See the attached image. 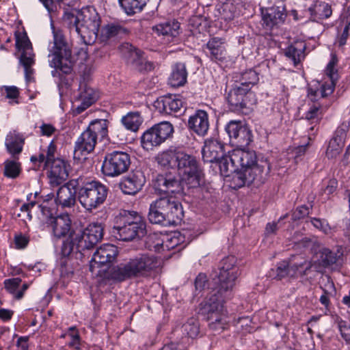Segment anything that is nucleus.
Here are the masks:
<instances>
[{
    "instance_id": "nucleus-1",
    "label": "nucleus",
    "mask_w": 350,
    "mask_h": 350,
    "mask_svg": "<svg viewBox=\"0 0 350 350\" xmlns=\"http://www.w3.org/2000/svg\"><path fill=\"white\" fill-rule=\"evenodd\" d=\"M157 163L164 167L177 169L182 174V180L171 172L160 173L155 177L153 185L159 193L182 194L184 184L188 188H198L204 183V176L196 157L180 150H168L159 154Z\"/></svg>"
},
{
    "instance_id": "nucleus-2",
    "label": "nucleus",
    "mask_w": 350,
    "mask_h": 350,
    "mask_svg": "<svg viewBox=\"0 0 350 350\" xmlns=\"http://www.w3.org/2000/svg\"><path fill=\"white\" fill-rule=\"evenodd\" d=\"M64 21L70 31L76 32L85 44H92L97 37L100 18L92 7L65 12Z\"/></svg>"
},
{
    "instance_id": "nucleus-3",
    "label": "nucleus",
    "mask_w": 350,
    "mask_h": 350,
    "mask_svg": "<svg viewBox=\"0 0 350 350\" xmlns=\"http://www.w3.org/2000/svg\"><path fill=\"white\" fill-rule=\"evenodd\" d=\"M157 266V260L153 255L142 254L113 267L110 271L109 276L111 279L118 282L147 277Z\"/></svg>"
},
{
    "instance_id": "nucleus-4",
    "label": "nucleus",
    "mask_w": 350,
    "mask_h": 350,
    "mask_svg": "<svg viewBox=\"0 0 350 350\" xmlns=\"http://www.w3.org/2000/svg\"><path fill=\"white\" fill-rule=\"evenodd\" d=\"M230 297H224L217 290L213 289L206 299L200 304V312L209 322L211 329L220 333L227 324L226 312L224 303Z\"/></svg>"
},
{
    "instance_id": "nucleus-5",
    "label": "nucleus",
    "mask_w": 350,
    "mask_h": 350,
    "mask_svg": "<svg viewBox=\"0 0 350 350\" xmlns=\"http://www.w3.org/2000/svg\"><path fill=\"white\" fill-rule=\"evenodd\" d=\"M53 46L49 48V65L56 70H59L66 75L70 74L75 64L70 47L62 30L53 27Z\"/></svg>"
},
{
    "instance_id": "nucleus-6",
    "label": "nucleus",
    "mask_w": 350,
    "mask_h": 350,
    "mask_svg": "<svg viewBox=\"0 0 350 350\" xmlns=\"http://www.w3.org/2000/svg\"><path fill=\"white\" fill-rule=\"evenodd\" d=\"M103 237V228L101 224L92 223L85 229H76L70 234V241L64 243L62 248L64 255H68L75 247L77 251L93 248Z\"/></svg>"
},
{
    "instance_id": "nucleus-7",
    "label": "nucleus",
    "mask_w": 350,
    "mask_h": 350,
    "mask_svg": "<svg viewBox=\"0 0 350 350\" xmlns=\"http://www.w3.org/2000/svg\"><path fill=\"white\" fill-rule=\"evenodd\" d=\"M120 226H115L113 233L121 241H129L140 239L146 234V222L135 211H124L119 218Z\"/></svg>"
},
{
    "instance_id": "nucleus-8",
    "label": "nucleus",
    "mask_w": 350,
    "mask_h": 350,
    "mask_svg": "<svg viewBox=\"0 0 350 350\" xmlns=\"http://www.w3.org/2000/svg\"><path fill=\"white\" fill-rule=\"evenodd\" d=\"M270 170V165L267 160L260 159L253 166L244 170H239L232 175V183L234 187H242L245 185H254L259 187L267 178Z\"/></svg>"
},
{
    "instance_id": "nucleus-9",
    "label": "nucleus",
    "mask_w": 350,
    "mask_h": 350,
    "mask_svg": "<svg viewBox=\"0 0 350 350\" xmlns=\"http://www.w3.org/2000/svg\"><path fill=\"white\" fill-rule=\"evenodd\" d=\"M239 274L237 258L233 256L224 258L220 262L219 272L215 282L217 286L214 289L224 295V297H231Z\"/></svg>"
},
{
    "instance_id": "nucleus-10",
    "label": "nucleus",
    "mask_w": 350,
    "mask_h": 350,
    "mask_svg": "<svg viewBox=\"0 0 350 350\" xmlns=\"http://www.w3.org/2000/svg\"><path fill=\"white\" fill-rule=\"evenodd\" d=\"M107 188L97 181L86 183L77 190V198L88 211L97 208L104 203L107 196Z\"/></svg>"
},
{
    "instance_id": "nucleus-11",
    "label": "nucleus",
    "mask_w": 350,
    "mask_h": 350,
    "mask_svg": "<svg viewBox=\"0 0 350 350\" xmlns=\"http://www.w3.org/2000/svg\"><path fill=\"white\" fill-rule=\"evenodd\" d=\"M227 100L232 110L244 114L249 113L256 103L255 94L250 90V88L239 85H236L229 92Z\"/></svg>"
},
{
    "instance_id": "nucleus-12",
    "label": "nucleus",
    "mask_w": 350,
    "mask_h": 350,
    "mask_svg": "<svg viewBox=\"0 0 350 350\" xmlns=\"http://www.w3.org/2000/svg\"><path fill=\"white\" fill-rule=\"evenodd\" d=\"M174 133V127L169 122H161L144 133L141 137L142 147L146 150H152L160 146Z\"/></svg>"
},
{
    "instance_id": "nucleus-13",
    "label": "nucleus",
    "mask_w": 350,
    "mask_h": 350,
    "mask_svg": "<svg viewBox=\"0 0 350 350\" xmlns=\"http://www.w3.org/2000/svg\"><path fill=\"white\" fill-rule=\"evenodd\" d=\"M131 164L130 156L122 151H113L105 155L102 166L103 173L116 177L126 172Z\"/></svg>"
},
{
    "instance_id": "nucleus-14",
    "label": "nucleus",
    "mask_w": 350,
    "mask_h": 350,
    "mask_svg": "<svg viewBox=\"0 0 350 350\" xmlns=\"http://www.w3.org/2000/svg\"><path fill=\"white\" fill-rule=\"evenodd\" d=\"M157 208L164 215L167 224L174 225L179 223L184 215L180 202L172 196L159 198L156 200Z\"/></svg>"
},
{
    "instance_id": "nucleus-15",
    "label": "nucleus",
    "mask_w": 350,
    "mask_h": 350,
    "mask_svg": "<svg viewBox=\"0 0 350 350\" xmlns=\"http://www.w3.org/2000/svg\"><path fill=\"white\" fill-rule=\"evenodd\" d=\"M16 46L19 51H22L20 62L24 67L26 80L29 81L33 73L31 66L35 61L31 44L26 33L16 35Z\"/></svg>"
},
{
    "instance_id": "nucleus-16",
    "label": "nucleus",
    "mask_w": 350,
    "mask_h": 350,
    "mask_svg": "<svg viewBox=\"0 0 350 350\" xmlns=\"http://www.w3.org/2000/svg\"><path fill=\"white\" fill-rule=\"evenodd\" d=\"M119 49L127 64L134 69L142 72L151 70L153 68L152 63L146 60L144 53L131 44L123 43L120 46Z\"/></svg>"
},
{
    "instance_id": "nucleus-17",
    "label": "nucleus",
    "mask_w": 350,
    "mask_h": 350,
    "mask_svg": "<svg viewBox=\"0 0 350 350\" xmlns=\"http://www.w3.org/2000/svg\"><path fill=\"white\" fill-rule=\"evenodd\" d=\"M338 63V59L335 54L332 55V58L329 62L328 63L326 68V75L329 78V81H325L323 85H322L321 90H313L312 88H309L308 96L312 101H315L317 98L321 94V98H324L331 94L334 90L336 85V81L338 79L337 70L335 69V66Z\"/></svg>"
},
{
    "instance_id": "nucleus-18",
    "label": "nucleus",
    "mask_w": 350,
    "mask_h": 350,
    "mask_svg": "<svg viewBox=\"0 0 350 350\" xmlns=\"http://www.w3.org/2000/svg\"><path fill=\"white\" fill-rule=\"evenodd\" d=\"M118 254V248L113 245L105 244L100 246L93 254L90 265V271L96 275H99L100 271L96 272V269L100 265H105L112 262L116 258Z\"/></svg>"
},
{
    "instance_id": "nucleus-19",
    "label": "nucleus",
    "mask_w": 350,
    "mask_h": 350,
    "mask_svg": "<svg viewBox=\"0 0 350 350\" xmlns=\"http://www.w3.org/2000/svg\"><path fill=\"white\" fill-rule=\"evenodd\" d=\"M263 25L271 30L283 24L286 17L285 8L283 5H273L262 12Z\"/></svg>"
},
{
    "instance_id": "nucleus-20",
    "label": "nucleus",
    "mask_w": 350,
    "mask_h": 350,
    "mask_svg": "<svg viewBox=\"0 0 350 350\" xmlns=\"http://www.w3.org/2000/svg\"><path fill=\"white\" fill-rule=\"evenodd\" d=\"M97 139L94 134L88 130L84 131L75 142L74 150V158L80 160L82 157H85L92 152L95 148Z\"/></svg>"
},
{
    "instance_id": "nucleus-21",
    "label": "nucleus",
    "mask_w": 350,
    "mask_h": 350,
    "mask_svg": "<svg viewBox=\"0 0 350 350\" xmlns=\"http://www.w3.org/2000/svg\"><path fill=\"white\" fill-rule=\"evenodd\" d=\"M145 182L146 178L143 172L135 170L122 179L120 187L125 194L134 195L142 189Z\"/></svg>"
},
{
    "instance_id": "nucleus-22",
    "label": "nucleus",
    "mask_w": 350,
    "mask_h": 350,
    "mask_svg": "<svg viewBox=\"0 0 350 350\" xmlns=\"http://www.w3.org/2000/svg\"><path fill=\"white\" fill-rule=\"evenodd\" d=\"M312 261V262H306V269L314 268L316 271L320 272L322 268L334 264L336 261V256L330 250L319 247V251L314 254Z\"/></svg>"
},
{
    "instance_id": "nucleus-23",
    "label": "nucleus",
    "mask_w": 350,
    "mask_h": 350,
    "mask_svg": "<svg viewBox=\"0 0 350 350\" xmlns=\"http://www.w3.org/2000/svg\"><path fill=\"white\" fill-rule=\"evenodd\" d=\"M48 173L49 183L52 186H58L63 183L68 177L66 163L60 159H56L50 163Z\"/></svg>"
},
{
    "instance_id": "nucleus-24",
    "label": "nucleus",
    "mask_w": 350,
    "mask_h": 350,
    "mask_svg": "<svg viewBox=\"0 0 350 350\" xmlns=\"http://www.w3.org/2000/svg\"><path fill=\"white\" fill-rule=\"evenodd\" d=\"M179 334L183 335L180 342L183 345H189L190 339L193 340L200 334L198 320L193 317L188 319L180 328L175 330L174 334L179 335Z\"/></svg>"
},
{
    "instance_id": "nucleus-25",
    "label": "nucleus",
    "mask_w": 350,
    "mask_h": 350,
    "mask_svg": "<svg viewBox=\"0 0 350 350\" xmlns=\"http://www.w3.org/2000/svg\"><path fill=\"white\" fill-rule=\"evenodd\" d=\"M188 126L198 135L204 136L209 128L208 113L203 110H198L188 120Z\"/></svg>"
},
{
    "instance_id": "nucleus-26",
    "label": "nucleus",
    "mask_w": 350,
    "mask_h": 350,
    "mask_svg": "<svg viewBox=\"0 0 350 350\" xmlns=\"http://www.w3.org/2000/svg\"><path fill=\"white\" fill-rule=\"evenodd\" d=\"M224 145L216 139H207L202 148V159L204 162H217L224 154Z\"/></svg>"
},
{
    "instance_id": "nucleus-27",
    "label": "nucleus",
    "mask_w": 350,
    "mask_h": 350,
    "mask_svg": "<svg viewBox=\"0 0 350 350\" xmlns=\"http://www.w3.org/2000/svg\"><path fill=\"white\" fill-rule=\"evenodd\" d=\"M77 193L75 187L67 183L57 190L55 202L62 208H71L75 204Z\"/></svg>"
},
{
    "instance_id": "nucleus-28",
    "label": "nucleus",
    "mask_w": 350,
    "mask_h": 350,
    "mask_svg": "<svg viewBox=\"0 0 350 350\" xmlns=\"http://www.w3.org/2000/svg\"><path fill=\"white\" fill-rule=\"evenodd\" d=\"M50 225L53 235L60 239L68 234L74 230L71 229V220L68 215H62L50 218Z\"/></svg>"
},
{
    "instance_id": "nucleus-29",
    "label": "nucleus",
    "mask_w": 350,
    "mask_h": 350,
    "mask_svg": "<svg viewBox=\"0 0 350 350\" xmlns=\"http://www.w3.org/2000/svg\"><path fill=\"white\" fill-rule=\"evenodd\" d=\"M256 152L253 150L237 149L232 150V161L237 163L239 170H244L258 163Z\"/></svg>"
},
{
    "instance_id": "nucleus-30",
    "label": "nucleus",
    "mask_w": 350,
    "mask_h": 350,
    "mask_svg": "<svg viewBox=\"0 0 350 350\" xmlns=\"http://www.w3.org/2000/svg\"><path fill=\"white\" fill-rule=\"evenodd\" d=\"M206 49L209 51L211 60L223 62L227 57V53L222 39L213 38L207 42Z\"/></svg>"
},
{
    "instance_id": "nucleus-31",
    "label": "nucleus",
    "mask_w": 350,
    "mask_h": 350,
    "mask_svg": "<svg viewBox=\"0 0 350 350\" xmlns=\"http://www.w3.org/2000/svg\"><path fill=\"white\" fill-rule=\"evenodd\" d=\"M152 29L158 35H162L170 40V38H176L180 32V23L175 20L169 21L158 24L152 27Z\"/></svg>"
},
{
    "instance_id": "nucleus-32",
    "label": "nucleus",
    "mask_w": 350,
    "mask_h": 350,
    "mask_svg": "<svg viewBox=\"0 0 350 350\" xmlns=\"http://www.w3.org/2000/svg\"><path fill=\"white\" fill-rule=\"evenodd\" d=\"M24 138L22 135L15 131L10 132L5 138V147L8 152L15 158L16 155L19 154L23 150L24 144Z\"/></svg>"
},
{
    "instance_id": "nucleus-33",
    "label": "nucleus",
    "mask_w": 350,
    "mask_h": 350,
    "mask_svg": "<svg viewBox=\"0 0 350 350\" xmlns=\"http://www.w3.org/2000/svg\"><path fill=\"white\" fill-rule=\"evenodd\" d=\"M187 72L185 65L183 63H177L172 68V73L168 79V83L172 87H180L187 81Z\"/></svg>"
},
{
    "instance_id": "nucleus-34",
    "label": "nucleus",
    "mask_w": 350,
    "mask_h": 350,
    "mask_svg": "<svg viewBox=\"0 0 350 350\" xmlns=\"http://www.w3.org/2000/svg\"><path fill=\"white\" fill-rule=\"evenodd\" d=\"M311 18L314 21L319 22L323 19L329 18L332 14V10L327 3L319 1L308 9Z\"/></svg>"
},
{
    "instance_id": "nucleus-35",
    "label": "nucleus",
    "mask_w": 350,
    "mask_h": 350,
    "mask_svg": "<svg viewBox=\"0 0 350 350\" xmlns=\"http://www.w3.org/2000/svg\"><path fill=\"white\" fill-rule=\"evenodd\" d=\"M79 91V97L82 103L75 109V113L77 114L83 112L95 101L93 90L91 88L87 87L85 83L80 84Z\"/></svg>"
},
{
    "instance_id": "nucleus-36",
    "label": "nucleus",
    "mask_w": 350,
    "mask_h": 350,
    "mask_svg": "<svg viewBox=\"0 0 350 350\" xmlns=\"http://www.w3.org/2000/svg\"><path fill=\"white\" fill-rule=\"evenodd\" d=\"M221 173L225 176H229L230 174H235L239 170L237 163L232 161V151L228 155H222L217 161Z\"/></svg>"
},
{
    "instance_id": "nucleus-37",
    "label": "nucleus",
    "mask_w": 350,
    "mask_h": 350,
    "mask_svg": "<svg viewBox=\"0 0 350 350\" xmlns=\"http://www.w3.org/2000/svg\"><path fill=\"white\" fill-rule=\"evenodd\" d=\"M305 49L306 44L304 42H296L287 47L285 55L292 59L295 65H297L304 57Z\"/></svg>"
},
{
    "instance_id": "nucleus-38",
    "label": "nucleus",
    "mask_w": 350,
    "mask_h": 350,
    "mask_svg": "<svg viewBox=\"0 0 350 350\" xmlns=\"http://www.w3.org/2000/svg\"><path fill=\"white\" fill-rule=\"evenodd\" d=\"M158 105H162V110L164 113L170 114L179 111L183 107V102L176 96H169L163 97Z\"/></svg>"
},
{
    "instance_id": "nucleus-39",
    "label": "nucleus",
    "mask_w": 350,
    "mask_h": 350,
    "mask_svg": "<svg viewBox=\"0 0 350 350\" xmlns=\"http://www.w3.org/2000/svg\"><path fill=\"white\" fill-rule=\"evenodd\" d=\"M121 122L126 129L135 132L142 124L143 118L138 111L129 112L122 118Z\"/></svg>"
},
{
    "instance_id": "nucleus-40",
    "label": "nucleus",
    "mask_w": 350,
    "mask_h": 350,
    "mask_svg": "<svg viewBox=\"0 0 350 350\" xmlns=\"http://www.w3.org/2000/svg\"><path fill=\"white\" fill-rule=\"evenodd\" d=\"M121 8L128 15L140 12L147 3L148 0H118Z\"/></svg>"
},
{
    "instance_id": "nucleus-41",
    "label": "nucleus",
    "mask_w": 350,
    "mask_h": 350,
    "mask_svg": "<svg viewBox=\"0 0 350 350\" xmlns=\"http://www.w3.org/2000/svg\"><path fill=\"white\" fill-rule=\"evenodd\" d=\"M108 125L109 122L107 120H95L90 124L87 130L94 134L96 139L98 136L104 138L107 136Z\"/></svg>"
},
{
    "instance_id": "nucleus-42",
    "label": "nucleus",
    "mask_w": 350,
    "mask_h": 350,
    "mask_svg": "<svg viewBox=\"0 0 350 350\" xmlns=\"http://www.w3.org/2000/svg\"><path fill=\"white\" fill-rule=\"evenodd\" d=\"M252 131L245 125L230 142L237 146L245 147L252 142Z\"/></svg>"
},
{
    "instance_id": "nucleus-43",
    "label": "nucleus",
    "mask_w": 350,
    "mask_h": 350,
    "mask_svg": "<svg viewBox=\"0 0 350 350\" xmlns=\"http://www.w3.org/2000/svg\"><path fill=\"white\" fill-rule=\"evenodd\" d=\"M157 202L156 200L153 201L150 204L149 212L148 215L149 221L152 224L169 226V224H167V221L164 215L161 211H159V209L157 208Z\"/></svg>"
},
{
    "instance_id": "nucleus-44",
    "label": "nucleus",
    "mask_w": 350,
    "mask_h": 350,
    "mask_svg": "<svg viewBox=\"0 0 350 350\" xmlns=\"http://www.w3.org/2000/svg\"><path fill=\"white\" fill-rule=\"evenodd\" d=\"M126 33L127 30L125 28L115 23L108 24L102 29V36L107 39L122 36Z\"/></svg>"
},
{
    "instance_id": "nucleus-45",
    "label": "nucleus",
    "mask_w": 350,
    "mask_h": 350,
    "mask_svg": "<svg viewBox=\"0 0 350 350\" xmlns=\"http://www.w3.org/2000/svg\"><path fill=\"white\" fill-rule=\"evenodd\" d=\"M258 73L250 69L240 74L239 82L240 87L250 88L255 85L258 81Z\"/></svg>"
},
{
    "instance_id": "nucleus-46",
    "label": "nucleus",
    "mask_w": 350,
    "mask_h": 350,
    "mask_svg": "<svg viewBox=\"0 0 350 350\" xmlns=\"http://www.w3.org/2000/svg\"><path fill=\"white\" fill-rule=\"evenodd\" d=\"M344 145L345 142L333 137L330 139L326 150L327 158L334 159L338 157L342 152Z\"/></svg>"
},
{
    "instance_id": "nucleus-47",
    "label": "nucleus",
    "mask_w": 350,
    "mask_h": 350,
    "mask_svg": "<svg viewBox=\"0 0 350 350\" xmlns=\"http://www.w3.org/2000/svg\"><path fill=\"white\" fill-rule=\"evenodd\" d=\"M339 27L342 30V33L338 38V42L340 46H342L350 36V14L342 19Z\"/></svg>"
},
{
    "instance_id": "nucleus-48",
    "label": "nucleus",
    "mask_w": 350,
    "mask_h": 350,
    "mask_svg": "<svg viewBox=\"0 0 350 350\" xmlns=\"http://www.w3.org/2000/svg\"><path fill=\"white\" fill-rule=\"evenodd\" d=\"M4 175L8 178H16L21 172L20 163L15 161L7 160L4 163Z\"/></svg>"
},
{
    "instance_id": "nucleus-49",
    "label": "nucleus",
    "mask_w": 350,
    "mask_h": 350,
    "mask_svg": "<svg viewBox=\"0 0 350 350\" xmlns=\"http://www.w3.org/2000/svg\"><path fill=\"white\" fill-rule=\"evenodd\" d=\"M245 124L239 120H231L226 126L225 130L229 135V137L232 139L242 129Z\"/></svg>"
},
{
    "instance_id": "nucleus-50",
    "label": "nucleus",
    "mask_w": 350,
    "mask_h": 350,
    "mask_svg": "<svg viewBox=\"0 0 350 350\" xmlns=\"http://www.w3.org/2000/svg\"><path fill=\"white\" fill-rule=\"evenodd\" d=\"M306 262H308L304 261L299 264L293 263L291 265H288V275L290 277H295L298 274L301 275H306L307 273V271L308 270L306 269L307 265H306Z\"/></svg>"
},
{
    "instance_id": "nucleus-51",
    "label": "nucleus",
    "mask_w": 350,
    "mask_h": 350,
    "mask_svg": "<svg viewBox=\"0 0 350 350\" xmlns=\"http://www.w3.org/2000/svg\"><path fill=\"white\" fill-rule=\"evenodd\" d=\"M21 279L19 278H14L12 279L5 280L4 282V286L5 289L11 294L13 295L15 298L16 294L18 293V287L21 284Z\"/></svg>"
},
{
    "instance_id": "nucleus-52",
    "label": "nucleus",
    "mask_w": 350,
    "mask_h": 350,
    "mask_svg": "<svg viewBox=\"0 0 350 350\" xmlns=\"http://www.w3.org/2000/svg\"><path fill=\"white\" fill-rule=\"evenodd\" d=\"M36 205V203L31 202L30 203L24 204L20 208V213L17 214L18 217H22L24 222L30 221L32 218L31 215V209Z\"/></svg>"
},
{
    "instance_id": "nucleus-53",
    "label": "nucleus",
    "mask_w": 350,
    "mask_h": 350,
    "mask_svg": "<svg viewBox=\"0 0 350 350\" xmlns=\"http://www.w3.org/2000/svg\"><path fill=\"white\" fill-rule=\"evenodd\" d=\"M310 221L314 228L323 233L329 234L331 232V228L326 220L314 217L311 219Z\"/></svg>"
},
{
    "instance_id": "nucleus-54",
    "label": "nucleus",
    "mask_w": 350,
    "mask_h": 350,
    "mask_svg": "<svg viewBox=\"0 0 350 350\" xmlns=\"http://www.w3.org/2000/svg\"><path fill=\"white\" fill-rule=\"evenodd\" d=\"M321 113V105L319 103H314L310 107L306 113V118L309 120H317L319 118Z\"/></svg>"
},
{
    "instance_id": "nucleus-55",
    "label": "nucleus",
    "mask_w": 350,
    "mask_h": 350,
    "mask_svg": "<svg viewBox=\"0 0 350 350\" xmlns=\"http://www.w3.org/2000/svg\"><path fill=\"white\" fill-rule=\"evenodd\" d=\"M338 327L342 337L347 342H350V325L347 321L338 319Z\"/></svg>"
},
{
    "instance_id": "nucleus-56",
    "label": "nucleus",
    "mask_w": 350,
    "mask_h": 350,
    "mask_svg": "<svg viewBox=\"0 0 350 350\" xmlns=\"http://www.w3.org/2000/svg\"><path fill=\"white\" fill-rule=\"evenodd\" d=\"M310 207L305 205L298 206L292 213V219L297 221L304 218L310 214Z\"/></svg>"
},
{
    "instance_id": "nucleus-57",
    "label": "nucleus",
    "mask_w": 350,
    "mask_h": 350,
    "mask_svg": "<svg viewBox=\"0 0 350 350\" xmlns=\"http://www.w3.org/2000/svg\"><path fill=\"white\" fill-rule=\"evenodd\" d=\"M349 128V122H342L336 129L334 137L340 139V141L345 142V139L346 138L347 132L348 131Z\"/></svg>"
},
{
    "instance_id": "nucleus-58",
    "label": "nucleus",
    "mask_w": 350,
    "mask_h": 350,
    "mask_svg": "<svg viewBox=\"0 0 350 350\" xmlns=\"http://www.w3.org/2000/svg\"><path fill=\"white\" fill-rule=\"evenodd\" d=\"M56 150L55 145L51 142L47 147V150L45 152L46 154V163H51L55 159L54 154Z\"/></svg>"
},
{
    "instance_id": "nucleus-59",
    "label": "nucleus",
    "mask_w": 350,
    "mask_h": 350,
    "mask_svg": "<svg viewBox=\"0 0 350 350\" xmlns=\"http://www.w3.org/2000/svg\"><path fill=\"white\" fill-rule=\"evenodd\" d=\"M69 335L72 338V341L70 342V345L72 347H75L76 349H79V336L77 332L75 330V327H72L69 328Z\"/></svg>"
},
{
    "instance_id": "nucleus-60",
    "label": "nucleus",
    "mask_w": 350,
    "mask_h": 350,
    "mask_svg": "<svg viewBox=\"0 0 350 350\" xmlns=\"http://www.w3.org/2000/svg\"><path fill=\"white\" fill-rule=\"evenodd\" d=\"M207 282L206 275L203 273H200L195 280V286L196 290L202 291Z\"/></svg>"
},
{
    "instance_id": "nucleus-61",
    "label": "nucleus",
    "mask_w": 350,
    "mask_h": 350,
    "mask_svg": "<svg viewBox=\"0 0 350 350\" xmlns=\"http://www.w3.org/2000/svg\"><path fill=\"white\" fill-rule=\"evenodd\" d=\"M287 217V214L281 217L278 222L268 223L266 226L265 232L267 234H275L278 229V224L280 220L285 219Z\"/></svg>"
},
{
    "instance_id": "nucleus-62",
    "label": "nucleus",
    "mask_w": 350,
    "mask_h": 350,
    "mask_svg": "<svg viewBox=\"0 0 350 350\" xmlns=\"http://www.w3.org/2000/svg\"><path fill=\"white\" fill-rule=\"evenodd\" d=\"M286 275H288V265L286 262H283L276 269V278L278 280H281Z\"/></svg>"
},
{
    "instance_id": "nucleus-63",
    "label": "nucleus",
    "mask_w": 350,
    "mask_h": 350,
    "mask_svg": "<svg viewBox=\"0 0 350 350\" xmlns=\"http://www.w3.org/2000/svg\"><path fill=\"white\" fill-rule=\"evenodd\" d=\"M301 244L306 247H312V250H316L315 247H319V243L317 242V241L314 239H310L308 237L304 238L301 241Z\"/></svg>"
},
{
    "instance_id": "nucleus-64",
    "label": "nucleus",
    "mask_w": 350,
    "mask_h": 350,
    "mask_svg": "<svg viewBox=\"0 0 350 350\" xmlns=\"http://www.w3.org/2000/svg\"><path fill=\"white\" fill-rule=\"evenodd\" d=\"M28 242V238L22 234L15 237L16 247L18 249L24 248L27 245Z\"/></svg>"
}]
</instances>
